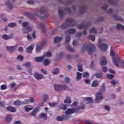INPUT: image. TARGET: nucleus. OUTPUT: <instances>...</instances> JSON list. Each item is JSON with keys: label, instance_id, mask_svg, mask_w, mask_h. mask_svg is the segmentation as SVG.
Here are the masks:
<instances>
[{"label": "nucleus", "instance_id": "nucleus-1", "mask_svg": "<svg viewBox=\"0 0 124 124\" xmlns=\"http://www.w3.org/2000/svg\"><path fill=\"white\" fill-rule=\"evenodd\" d=\"M35 15L37 17H38L39 19H41V20H44L45 19H47L48 18V16L47 14H45V12L47 11V10L46 9V8L44 7H42L40 12H38V10L35 9Z\"/></svg>", "mask_w": 124, "mask_h": 124}, {"label": "nucleus", "instance_id": "nucleus-2", "mask_svg": "<svg viewBox=\"0 0 124 124\" xmlns=\"http://www.w3.org/2000/svg\"><path fill=\"white\" fill-rule=\"evenodd\" d=\"M82 51L85 50L88 52L89 55H92L95 51V46L92 44H85L82 46Z\"/></svg>", "mask_w": 124, "mask_h": 124}, {"label": "nucleus", "instance_id": "nucleus-3", "mask_svg": "<svg viewBox=\"0 0 124 124\" xmlns=\"http://www.w3.org/2000/svg\"><path fill=\"white\" fill-rule=\"evenodd\" d=\"M66 23L63 24L61 26V28L62 29V30H65L67 28H68V27H73V26H75L76 24L74 23V20L68 18L65 20Z\"/></svg>", "mask_w": 124, "mask_h": 124}, {"label": "nucleus", "instance_id": "nucleus-4", "mask_svg": "<svg viewBox=\"0 0 124 124\" xmlns=\"http://www.w3.org/2000/svg\"><path fill=\"white\" fill-rule=\"evenodd\" d=\"M113 63L117 67H119L120 65L121 67H124V60H121L119 57H113Z\"/></svg>", "mask_w": 124, "mask_h": 124}, {"label": "nucleus", "instance_id": "nucleus-5", "mask_svg": "<svg viewBox=\"0 0 124 124\" xmlns=\"http://www.w3.org/2000/svg\"><path fill=\"white\" fill-rule=\"evenodd\" d=\"M103 40L102 39H99L98 40L99 45H98V47L100 48L101 51L103 52H105L108 49V45L106 44H101Z\"/></svg>", "mask_w": 124, "mask_h": 124}, {"label": "nucleus", "instance_id": "nucleus-6", "mask_svg": "<svg viewBox=\"0 0 124 124\" xmlns=\"http://www.w3.org/2000/svg\"><path fill=\"white\" fill-rule=\"evenodd\" d=\"M92 26V23L91 22H88L87 24H84V23H81L80 24L78 25L77 28L79 30H82V29H87L88 27H91Z\"/></svg>", "mask_w": 124, "mask_h": 124}, {"label": "nucleus", "instance_id": "nucleus-7", "mask_svg": "<svg viewBox=\"0 0 124 124\" xmlns=\"http://www.w3.org/2000/svg\"><path fill=\"white\" fill-rule=\"evenodd\" d=\"M95 102L96 103H98L100 102L99 100H102L103 99V96L102 95V93H97L95 94Z\"/></svg>", "mask_w": 124, "mask_h": 124}, {"label": "nucleus", "instance_id": "nucleus-8", "mask_svg": "<svg viewBox=\"0 0 124 124\" xmlns=\"http://www.w3.org/2000/svg\"><path fill=\"white\" fill-rule=\"evenodd\" d=\"M17 46H7L6 47V49L8 52H9L10 53H13V52H15L16 50V48H17Z\"/></svg>", "mask_w": 124, "mask_h": 124}, {"label": "nucleus", "instance_id": "nucleus-9", "mask_svg": "<svg viewBox=\"0 0 124 124\" xmlns=\"http://www.w3.org/2000/svg\"><path fill=\"white\" fill-rule=\"evenodd\" d=\"M45 45H46V42H43L41 45H38L36 48V52H37V53H38V52L40 51L42 47H44V46H45Z\"/></svg>", "mask_w": 124, "mask_h": 124}, {"label": "nucleus", "instance_id": "nucleus-10", "mask_svg": "<svg viewBox=\"0 0 124 124\" xmlns=\"http://www.w3.org/2000/svg\"><path fill=\"white\" fill-rule=\"evenodd\" d=\"M5 4L7 6L8 8H9L10 9H12L14 8V5H13V4L11 3V2H10L9 0H7L6 1Z\"/></svg>", "mask_w": 124, "mask_h": 124}, {"label": "nucleus", "instance_id": "nucleus-11", "mask_svg": "<svg viewBox=\"0 0 124 124\" xmlns=\"http://www.w3.org/2000/svg\"><path fill=\"white\" fill-rule=\"evenodd\" d=\"M31 31H32V28L30 26H27L26 29H23L22 31L24 34H26V33H29V32Z\"/></svg>", "mask_w": 124, "mask_h": 124}, {"label": "nucleus", "instance_id": "nucleus-12", "mask_svg": "<svg viewBox=\"0 0 124 124\" xmlns=\"http://www.w3.org/2000/svg\"><path fill=\"white\" fill-rule=\"evenodd\" d=\"M76 112V109L75 108H68L66 111L65 114L67 115H70V114H73Z\"/></svg>", "mask_w": 124, "mask_h": 124}, {"label": "nucleus", "instance_id": "nucleus-13", "mask_svg": "<svg viewBox=\"0 0 124 124\" xmlns=\"http://www.w3.org/2000/svg\"><path fill=\"white\" fill-rule=\"evenodd\" d=\"M101 65H106L107 64V60L106 58L104 56L101 57V61L100 62Z\"/></svg>", "mask_w": 124, "mask_h": 124}, {"label": "nucleus", "instance_id": "nucleus-14", "mask_svg": "<svg viewBox=\"0 0 124 124\" xmlns=\"http://www.w3.org/2000/svg\"><path fill=\"white\" fill-rule=\"evenodd\" d=\"M34 76L37 80H40V79H42V78H43V75L38 73H35Z\"/></svg>", "mask_w": 124, "mask_h": 124}, {"label": "nucleus", "instance_id": "nucleus-15", "mask_svg": "<svg viewBox=\"0 0 124 124\" xmlns=\"http://www.w3.org/2000/svg\"><path fill=\"white\" fill-rule=\"evenodd\" d=\"M76 31V30H75V29L72 28L65 31V33L66 34H67V33H69V34H74Z\"/></svg>", "mask_w": 124, "mask_h": 124}, {"label": "nucleus", "instance_id": "nucleus-16", "mask_svg": "<svg viewBox=\"0 0 124 124\" xmlns=\"http://www.w3.org/2000/svg\"><path fill=\"white\" fill-rule=\"evenodd\" d=\"M25 14L26 16H28L29 18L32 19V20H35V16H34L33 14L29 12H25Z\"/></svg>", "mask_w": 124, "mask_h": 124}, {"label": "nucleus", "instance_id": "nucleus-17", "mask_svg": "<svg viewBox=\"0 0 124 124\" xmlns=\"http://www.w3.org/2000/svg\"><path fill=\"white\" fill-rule=\"evenodd\" d=\"M44 59H45L44 56H43L39 57H36L34 60H35V62H42Z\"/></svg>", "mask_w": 124, "mask_h": 124}, {"label": "nucleus", "instance_id": "nucleus-18", "mask_svg": "<svg viewBox=\"0 0 124 124\" xmlns=\"http://www.w3.org/2000/svg\"><path fill=\"white\" fill-rule=\"evenodd\" d=\"M7 110L9 112H11L12 113H14L15 112H16V109L15 108L12 107V106H9L7 108Z\"/></svg>", "mask_w": 124, "mask_h": 124}, {"label": "nucleus", "instance_id": "nucleus-19", "mask_svg": "<svg viewBox=\"0 0 124 124\" xmlns=\"http://www.w3.org/2000/svg\"><path fill=\"white\" fill-rule=\"evenodd\" d=\"M39 111V107H36L35 109L31 112V116H36L37 112H38Z\"/></svg>", "mask_w": 124, "mask_h": 124}, {"label": "nucleus", "instance_id": "nucleus-20", "mask_svg": "<svg viewBox=\"0 0 124 124\" xmlns=\"http://www.w3.org/2000/svg\"><path fill=\"white\" fill-rule=\"evenodd\" d=\"M2 39H4L5 40H8V39H10L11 38H13V36L11 35H7L6 34H4L2 36Z\"/></svg>", "mask_w": 124, "mask_h": 124}, {"label": "nucleus", "instance_id": "nucleus-21", "mask_svg": "<svg viewBox=\"0 0 124 124\" xmlns=\"http://www.w3.org/2000/svg\"><path fill=\"white\" fill-rule=\"evenodd\" d=\"M39 26L41 28H42L43 31L45 33L47 31V30L45 28V23H41L39 24Z\"/></svg>", "mask_w": 124, "mask_h": 124}, {"label": "nucleus", "instance_id": "nucleus-22", "mask_svg": "<svg viewBox=\"0 0 124 124\" xmlns=\"http://www.w3.org/2000/svg\"><path fill=\"white\" fill-rule=\"evenodd\" d=\"M62 37H59L58 36L55 37L54 38V43H58V42H60L62 41Z\"/></svg>", "mask_w": 124, "mask_h": 124}, {"label": "nucleus", "instance_id": "nucleus-23", "mask_svg": "<svg viewBox=\"0 0 124 124\" xmlns=\"http://www.w3.org/2000/svg\"><path fill=\"white\" fill-rule=\"evenodd\" d=\"M113 18L116 21H120L121 22H123L124 21V18L119 17L116 15H113Z\"/></svg>", "mask_w": 124, "mask_h": 124}, {"label": "nucleus", "instance_id": "nucleus-24", "mask_svg": "<svg viewBox=\"0 0 124 124\" xmlns=\"http://www.w3.org/2000/svg\"><path fill=\"white\" fill-rule=\"evenodd\" d=\"M6 122H11L12 121V115L10 114H8L5 117Z\"/></svg>", "mask_w": 124, "mask_h": 124}, {"label": "nucleus", "instance_id": "nucleus-25", "mask_svg": "<svg viewBox=\"0 0 124 124\" xmlns=\"http://www.w3.org/2000/svg\"><path fill=\"white\" fill-rule=\"evenodd\" d=\"M58 12H59V15L60 17H61V18H62V17H63L64 15H65L64 12L62 11V9H59L58 10Z\"/></svg>", "mask_w": 124, "mask_h": 124}, {"label": "nucleus", "instance_id": "nucleus-26", "mask_svg": "<svg viewBox=\"0 0 124 124\" xmlns=\"http://www.w3.org/2000/svg\"><path fill=\"white\" fill-rule=\"evenodd\" d=\"M84 99L88 101L89 103H93V100L91 97H85Z\"/></svg>", "mask_w": 124, "mask_h": 124}, {"label": "nucleus", "instance_id": "nucleus-27", "mask_svg": "<svg viewBox=\"0 0 124 124\" xmlns=\"http://www.w3.org/2000/svg\"><path fill=\"white\" fill-rule=\"evenodd\" d=\"M82 75H83V74L78 72H77V81H79V80H81V78H82Z\"/></svg>", "mask_w": 124, "mask_h": 124}, {"label": "nucleus", "instance_id": "nucleus-28", "mask_svg": "<svg viewBox=\"0 0 124 124\" xmlns=\"http://www.w3.org/2000/svg\"><path fill=\"white\" fill-rule=\"evenodd\" d=\"M98 86V82L97 80H94L92 84V87L93 88H96Z\"/></svg>", "mask_w": 124, "mask_h": 124}, {"label": "nucleus", "instance_id": "nucleus-29", "mask_svg": "<svg viewBox=\"0 0 124 124\" xmlns=\"http://www.w3.org/2000/svg\"><path fill=\"white\" fill-rule=\"evenodd\" d=\"M54 90L55 91H61V85L59 84H55L54 86Z\"/></svg>", "mask_w": 124, "mask_h": 124}, {"label": "nucleus", "instance_id": "nucleus-30", "mask_svg": "<svg viewBox=\"0 0 124 124\" xmlns=\"http://www.w3.org/2000/svg\"><path fill=\"white\" fill-rule=\"evenodd\" d=\"M110 56L113 57L112 61H113V62H114V58H119V56L117 55V56H115V52H114V51H113V50H112V49H111V50H110Z\"/></svg>", "mask_w": 124, "mask_h": 124}, {"label": "nucleus", "instance_id": "nucleus-31", "mask_svg": "<svg viewBox=\"0 0 124 124\" xmlns=\"http://www.w3.org/2000/svg\"><path fill=\"white\" fill-rule=\"evenodd\" d=\"M40 119H44L45 120H47V115L44 113H41L40 114Z\"/></svg>", "mask_w": 124, "mask_h": 124}, {"label": "nucleus", "instance_id": "nucleus-32", "mask_svg": "<svg viewBox=\"0 0 124 124\" xmlns=\"http://www.w3.org/2000/svg\"><path fill=\"white\" fill-rule=\"evenodd\" d=\"M52 73L54 74V75H57L60 73V70H59V68H56L52 70Z\"/></svg>", "mask_w": 124, "mask_h": 124}, {"label": "nucleus", "instance_id": "nucleus-33", "mask_svg": "<svg viewBox=\"0 0 124 124\" xmlns=\"http://www.w3.org/2000/svg\"><path fill=\"white\" fill-rule=\"evenodd\" d=\"M33 49V46H30L27 48V52L29 54H31Z\"/></svg>", "mask_w": 124, "mask_h": 124}, {"label": "nucleus", "instance_id": "nucleus-34", "mask_svg": "<svg viewBox=\"0 0 124 124\" xmlns=\"http://www.w3.org/2000/svg\"><path fill=\"white\" fill-rule=\"evenodd\" d=\"M70 42V35H67L65 39V44H68Z\"/></svg>", "mask_w": 124, "mask_h": 124}, {"label": "nucleus", "instance_id": "nucleus-35", "mask_svg": "<svg viewBox=\"0 0 124 124\" xmlns=\"http://www.w3.org/2000/svg\"><path fill=\"white\" fill-rule=\"evenodd\" d=\"M108 2L113 6H117V3L113 0H108Z\"/></svg>", "mask_w": 124, "mask_h": 124}, {"label": "nucleus", "instance_id": "nucleus-36", "mask_svg": "<svg viewBox=\"0 0 124 124\" xmlns=\"http://www.w3.org/2000/svg\"><path fill=\"white\" fill-rule=\"evenodd\" d=\"M50 61H49V59H45L44 61V65L47 66V65H49L50 64Z\"/></svg>", "mask_w": 124, "mask_h": 124}, {"label": "nucleus", "instance_id": "nucleus-37", "mask_svg": "<svg viewBox=\"0 0 124 124\" xmlns=\"http://www.w3.org/2000/svg\"><path fill=\"white\" fill-rule=\"evenodd\" d=\"M62 116L63 121H68V120H69L70 119V116L66 114L63 115Z\"/></svg>", "mask_w": 124, "mask_h": 124}, {"label": "nucleus", "instance_id": "nucleus-38", "mask_svg": "<svg viewBox=\"0 0 124 124\" xmlns=\"http://www.w3.org/2000/svg\"><path fill=\"white\" fill-rule=\"evenodd\" d=\"M85 12H86V6H83L80 8L79 10V12H80V13L83 14V13H85Z\"/></svg>", "mask_w": 124, "mask_h": 124}, {"label": "nucleus", "instance_id": "nucleus-39", "mask_svg": "<svg viewBox=\"0 0 124 124\" xmlns=\"http://www.w3.org/2000/svg\"><path fill=\"white\" fill-rule=\"evenodd\" d=\"M78 71L80 72H82L83 71V65L81 63H79L78 65Z\"/></svg>", "mask_w": 124, "mask_h": 124}, {"label": "nucleus", "instance_id": "nucleus-40", "mask_svg": "<svg viewBox=\"0 0 124 124\" xmlns=\"http://www.w3.org/2000/svg\"><path fill=\"white\" fill-rule=\"evenodd\" d=\"M59 107L60 109H62V110H66V109H67V107L66 105L64 104H61Z\"/></svg>", "mask_w": 124, "mask_h": 124}, {"label": "nucleus", "instance_id": "nucleus-41", "mask_svg": "<svg viewBox=\"0 0 124 124\" xmlns=\"http://www.w3.org/2000/svg\"><path fill=\"white\" fill-rule=\"evenodd\" d=\"M116 28L117 30H124V26L122 24H117Z\"/></svg>", "mask_w": 124, "mask_h": 124}, {"label": "nucleus", "instance_id": "nucleus-42", "mask_svg": "<svg viewBox=\"0 0 124 124\" xmlns=\"http://www.w3.org/2000/svg\"><path fill=\"white\" fill-rule=\"evenodd\" d=\"M85 108H86V105H84V104H81L79 106V107L78 108V110H83L84 109H85Z\"/></svg>", "mask_w": 124, "mask_h": 124}, {"label": "nucleus", "instance_id": "nucleus-43", "mask_svg": "<svg viewBox=\"0 0 124 124\" xmlns=\"http://www.w3.org/2000/svg\"><path fill=\"white\" fill-rule=\"evenodd\" d=\"M105 91V84L104 83H103L102 86H101V88H100V92L101 93H103V92Z\"/></svg>", "mask_w": 124, "mask_h": 124}, {"label": "nucleus", "instance_id": "nucleus-44", "mask_svg": "<svg viewBox=\"0 0 124 124\" xmlns=\"http://www.w3.org/2000/svg\"><path fill=\"white\" fill-rule=\"evenodd\" d=\"M88 38L90 40H92V41H94L95 40V37L93 35H90L88 36Z\"/></svg>", "mask_w": 124, "mask_h": 124}, {"label": "nucleus", "instance_id": "nucleus-45", "mask_svg": "<svg viewBox=\"0 0 124 124\" xmlns=\"http://www.w3.org/2000/svg\"><path fill=\"white\" fill-rule=\"evenodd\" d=\"M14 105H16V106H20V105H21V103L20 100H16L14 102Z\"/></svg>", "mask_w": 124, "mask_h": 124}, {"label": "nucleus", "instance_id": "nucleus-46", "mask_svg": "<svg viewBox=\"0 0 124 124\" xmlns=\"http://www.w3.org/2000/svg\"><path fill=\"white\" fill-rule=\"evenodd\" d=\"M71 103V99L70 97L68 96L66 97V99L64 100V103H69L70 104Z\"/></svg>", "mask_w": 124, "mask_h": 124}, {"label": "nucleus", "instance_id": "nucleus-47", "mask_svg": "<svg viewBox=\"0 0 124 124\" xmlns=\"http://www.w3.org/2000/svg\"><path fill=\"white\" fill-rule=\"evenodd\" d=\"M66 48L68 51L70 52H71L72 53H73L74 52V49L70 46L68 45L66 46Z\"/></svg>", "mask_w": 124, "mask_h": 124}, {"label": "nucleus", "instance_id": "nucleus-48", "mask_svg": "<svg viewBox=\"0 0 124 124\" xmlns=\"http://www.w3.org/2000/svg\"><path fill=\"white\" fill-rule=\"evenodd\" d=\"M89 32L90 33H96V32H97V31L94 28H92L90 30Z\"/></svg>", "mask_w": 124, "mask_h": 124}, {"label": "nucleus", "instance_id": "nucleus-49", "mask_svg": "<svg viewBox=\"0 0 124 124\" xmlns=\"http://www.w3.org/2000/svg\"><path fill=\"white\" fill-rule=\"evenodd\" d=\"M16 26H17V25L15 23H10L8 24L9 28H14V27H16Z\"/></svg>", "mask_w": 124, "mask_h": 124}, {"label": "nucleus", "instance_id": "nucleus-50", "mask_svg": "<svg viewBox=\"0 0 124 124\" xmlns=\"http://www.w3.org/2000/svg\"><path fill=\"white\" fill-rule=\"evenodd\" d=\"M107 78H108V79H110V80H112V79L114 78V75L107 74Z\"/></svg>", "mask_w": 124, "mask_h": 124}, {"label": "nucleus", "instance_id": "nucleus-51", "mask_svg": "<svg viewBox=\"0 0 124 124\" xmlns=\"http://www.w3.org/2000/svg\"><path fill=\"white\" fill-rule=\"evenodd\" d=\"M48 99H49V96H48V95L47 94H44L43 101L44 102H46V101H47V100H48Z\"/></svg>", "mask_w": 124, "mask_h": 124}, {"label": "nucleus", "instance_id": "nucleus-52", "mask_svg": "<svg viewBox=\"0 0 124 124\" xmlns=\"http://www.w3.org/2000/svg\"><path fill=\"white\" fill-rule=\"evenodd\" d=\"M44 58H45V57H48V58H50L51 56H52V53H51V52L47 51L46 54H45L43 55Z\"/></svg>", "mask_w": 124, "mask_h": 124}, {"label": "nucleus", "instance_id": "nucleus-53", "mask_svg": "<svg viewBox=\"0 0 124 124\" xmlns=\"http://www.w3.org/2000/svg\"><path fill=\"white\" fill-rule=\"evenodd\" d=\"M94 76L95 77H96V78H101L102 76V73H96L94 74Z\"/></svg>", "mask_w": 124, "mask_h": 124}, {"label": "nucleus", "instance_id": "nucleus-54", "mask_svg": "<svg viewBox=\"0 0 124 124\" xmlns=\"http://www.w3.org/2000/svg\"><path fill=\"white\" fill-rule=\"evenodd\" d=\"M56 120L59 122H62V121H63V116H58L56 118Z\"/></svg>", "mask_w": 124, "mask_h": 124}, {"label": "nucleus", "instance_id": "nucleus-55", "mask_svg": "<svg viewBox=\"0 0 124 124\" xmlns=\"http://www.w3.org/2000/svg\"><path fill=\"white\" fill-rule=\"evenodd\" d=\"M67 89H68L67 86H66V85H61V90H67Z\"/></svg>", "mask_w": 124, "mask_h": 124}, {"label": "nucleus", "instance_id": "nucleus-56", "mask_svg": "<svg viewBox=\"0 0 124 124\" xmlns=\"http://www.w3.org/2000/svg\"><path fill=\"white\" fill-rule=\"evenodd\" d=\"M0 17L1 19L2 20H3V21H4L5 22H6V21H7V18L3 17H4V15H3V14H1L0 16Z\"/></svg>", "mask_w": 124, "mask_h": 124}, {"label": "nucleus", "instance_id": "nucleus-57", "mask_svg": "<svg viewBox=\"0 0 124 124\" xmlns=\"http://www.w3.org/2000/svg\"><path fill=\"white\" fill-rule=\"evenodd\" d=\"M64 10H66V12L69 13V14H71L72 13V11H71V9H70L69 8H66L64 9Z\"/></svg>", "mask_w": 124, "mask_h": 124}, {"label": "nucleus", "instance_id": "nucleus-58", "mask_svg": "<svg viewBox=\"0 0 124 124\" xmlns=\"http://www.w3.org/2000/svg\"><path fill=\"white\" fill-rule=\"evenodd\" d=\"M73 46H75V45H79V42L77 41L76 40H74L73 42Z\"/></svg>", "mask_w": 124, "mask_h": 124}, {"label": "nucleus", "instance_id": "nucleus-59", "mask_svg": "<svg viewBox=\"0 0 124 124\" xmlns=\"http://www.w3.org/2000/svg\"><path fill=\"white\" fill-rule=\"evenodd\" d=\"M25 111L26 112H29L31 111V110H32V108H28V107H25Z\"/></svg>", "mask_w": 124, "mask_h": 124}, {"label": "nucleus", "instance_id": "nucleus-60", "mask_svg": "<svg viewBox=\"0 0 124 124\" xmlns=\"http://www.w3.org/2000/svg\"><path fill=\"white\" fill-rule=\"evenodd\" d=\"M90 76V74L88 72H85L83 74V77L84 78H88Z\"/></svg>", "mask_w": 124, "mask_h": 124}, {"label": "nucleus", "instance_id": "nucleus-61", "mask_svg": "<svg viewBox=\"0 0 124 124\" xmlns=\"http://www.w3.org/2000/svg\"><path fill=\"white\" fill-rule=\"evenodd\" d=\"M108 8V5L107 4H105L103 7H102V9L103 10H107V9Z\"/></svg>", "mask_w": 124, "mask_h": 124}, {"label": "nucleus", "instance_id": "nucleus-62", "mask_svg": "<svg viewBox=\"0 0 124 124\" xmlns=\"http://www.w3.org/2000/svg\"><path fill=\"white\" fill-rule=\"evenodd\" d=\"M17 60H19V61H23L24 60V57L22 55H19L17 57Z\"/></svg>", "mask_w": 124, "mask_h": 124}, {"label": "nucleus", "instance_id": "nucleus-63", "mask_svg": "<svg viewBox=\"0 0 124 124\" xmlns=\"http://www.w3.org/2000/svg\"><path fill=\"white\" fill-rule=\"evenodd\" d=\"M24 66L26 67H30L31 66V62H27L24 64Z\"/></svg>", "mask_w": 124, "mask_h": 124}, {"label": "nucleus", "instance_id": "nucleus-64", "mask_svg": "<svg viewBox=\"0 0 124 124\" xmlns=\"http://www.w3.org/2000/svg\"><path fill=\"white\" fill-rule=\"evenodd\" d=\"M27 2L28 4H33L34 3V1L32 0H29Z\"/></svg>", "mask_w": 124, "mask_h": 124}]
</instances>
